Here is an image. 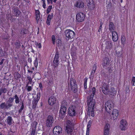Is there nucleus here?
<instances>
[{"instance_id": "nucleus-1", "label": "nucleus", "mask_w": 135, "mask_h": 135, "mask_svg": "<svg viewBox=\"0 0 135 135\" xmlns=\"http://www.w3.org/2000/svg\"><path fill=\"white\" fill-rule=\"evenodd\" d=\"M88 105V112L90 113L91 115L94 117V109L95 104V101H93L92 98L91 100H87Z\"/></svg>"}, {"instance_id": "nucleus-2", "label": "nucleus", "mask_w": 135, "mask_h": 135, "mask_svg": "<svg viewBox=\"0 0 135 135\" xmlns=\"http://www.w3.org/2000/svg\"><path fill=\"white\" fill-rule=\"evenodd\" d=\"M65 38L67 40L73 38L75 36V33L73 31L70 30H66L65 32Z\"/></svg>"}, {"instance_id": "nucleus-3", "label": "nucleus", "mask_w": 135, "mask_h": 135, "mask_svg": "<svg viewBox=\"0 0 135 135\" xmlns=\"http://www.w3.org/2000/svg\"><path fill=\"white\" fill-rule=\"evenodd\" d=\"M73 126L71 122L68 120L66 122L65 131L68 134H71L73 132Z\"/></svg>"}, {"instance_id": "nucleus-4", "label": "nucleus", "mask_w": 135, "mask_h": 135, "mask_svg": "<svg viewBox=\"0 0 135 135\" xmlns=\"http://www.w3.org/2000/svg\"><path fill=\"white\" fill-rule=\"evenodd\" d=\"M114 106L113 103L111 101H108L105 104V108L106 111L108 113L110 112V110L112 109Z\"/></svg>"}, {"instance_id": "nucleus-5", "label": "nucleus", "mask_w": 135, "mask_h": 135, "mask_svg": "<svg viewBox=\"0 0 135 135\" xmlns=\"http://www.w3.org/2000/svg\"><path fill=\"white\" fill-rule=\"evenodd\" d=\"M68 113L69 115L71 116H74L76 115L77 113L75 107L73 106H70L68 109Z\"/></svg>"}, {"instance_id": "nucleus-6", "label": "nucleus", "mask_w": 135, "mask_h": 135, "mask_svg": "<svg viewBox=\"0 0 135 135\" xmlns=\"http://www.w3.org/2000/svg\"><path fill=\"white\" fill-rule=\"evenodd\" d=\"M85 18V15L81 12L78 13L76 16V20L78 22L83 21Z\"/></svg>"}, {"instance_id": "nucleus-7", "label": "nucleus", "mask_w": 135, "mask_h": 135, "mask_svg": "<svg viewBox=\"0 0 135 135\" xmlns=\"http://www.w3.org/2000/svg\"><path fill=\"white\" fill-rule=\"evenodd\" d=\"M54 122V118L51 115H49L47 118L46 122V124L48 127L52 126V124Z\"/></svg>"}, {"instance_id": "nucleus-8", "label": "nucleus", "mask_w": 135, "mask_h": 135, "mask_svg": "<svg viewBox=\"0 0 135 135\" xmlns=\"http://www.w3.org/2000/svg\"><path fill=\"white\" fill-rule=\"evenodd\" d=\"M62 129L59 126H55L53 128V132L54 135H59L62 133Z\"/></svg>"}, {"instance_id": "nucleus-9", "label": "nucleus", "mask_w": 135, "mask_h": 135, "mask_svg": "<svg viewBox=\"0 0 135 135\" xmlns=\"http://www.w3.org/2000/svg\"><path fill=\"white\" fill-rule=\"evenodd\" d=\"M70 85L71 89L75 91L77 89V85L75 80L73 78L70 79Z\"/></svg>"}, {"instance_id": "nucleus-10", "label": "nucleus", "mask_w": 135, "mask_h": 135, "mask_svg": "<svg viewBox=\"0 0 135 135\" xmlns=\"http://www.w3.org/2000/svg\"><path fill=\"white\" fill-rule=\"evenodd\" d=\"M127 123L126 120H122L120 121V128L122 130H125L127 128Z\"/></svg>"}, {"instance_id": "nucleus-11", "label": "nucleus", "mask_w": 135, "mask_h": 135, "mask_svg": "<svg viewBox=\"0 0 135 135\" xmlns=\"http://www.w3.org/2000/svg\"><path fill=\"white\" fill-rule=\"evenodd\" d=\"M118 111L117 110L114 109L111 114V119L113 120L116 119L118 115Z\"/></svg>"}, {"instance_id": "nucleus-12", "label": "nucleus", "mask_w": 135, "mask_h": 135, "mask_svg": "<svg viewBox=\"0 0 135 135\" xmlns=\"http://www.w3.org/2000/svg\"><path fill=\"white\" fill-rule=\"evenodd\" d=\"M66 107L64 105H62L60 111V116L62 117L65 116L66 114Z\"/></svg>"}, {"instance_id": "nucleus-13", "label": "nucleus", "mask_w": 135, "mask_h": 135, "mask_svg": "<svg viewBox=\"0 0 135 135\" xmlns=\"http://www.w3.org/2000/svg\"><path fill=\"white\" fill-rule=\"evenodd\" d=\"M59 55L58 53H56L53 61V65L55 67H56L59 65V62L58 60Z\"/></svg>"}, {"instance_id": "nucleus-14", "label": "nucleus", "mask_w": 135, "mask_h": 135, "mask_svg": "<svg viewBox=\"0 0 135 135\" xmlns=\"http://www.w3.org/2000/svg\"><path fill=\"white\" fill-rule=\"evenodd\" d=\"M102 90L103 92L105 94H108L109 93L108 86L106 84H103Z\"/></svg>"}, {"instance_id": "nucleus-15", "label": "nucleus", "mask_w": 135, "mask_h": 135, "mask_svg": "<svg viewBox=\"0 0 135 135\" xmlns=\"http://www.w3.org/2000/svg\"><path fill=\"white\" fill-rule=\"evenodd\" d=\"M56 99L54 97H50L48 100V103L49 105H53L56 103Z\"/></svg>"}, {"instance_id": "nucleus-16", "label": "nucleus", "mask_w": 135, "mask_h": 135, "mask_svg": "<svg viewBox=\"0 0 135 135\" xmlns=\"http://www.w3.org/2000/svg\"><path fill=\"white\" fill-rule=\"evenodd\" d=\"M74 6L78 8H82L84 7V4L81 1L79 0L76 2Z\"/></svg>"}, {"instance_id": "nucleus-17", "label": "nucleus", "mask_w": 135, "mask_h": 135, "mask_svg": "<svg viewBox=\"0 0 135 135\" xmlns=\"http://www.w3.org/2000/svg\"><path fill=\"white\" fill-rule=\"evenodd\" d=\"M112 38L114 41H116L118 39V36L117 33L115 31L112 32Z\"/></svg>"}, {"instance_id": "nucleus-18", "label": "nucleus", "mask_w": 135, "mask_h": 135, "mask_svg": "<svg viewBox=\"0 0 135 135\" xmlns=\"http://www.w3.org/2000/svg\"><path fill=\"white\" fill-rule=\"evenodd\" d=\"M53 15L52 13L51 14L48 15L46 23L48 25H50V22L51 19L53 18Z\"/></svg>"}, {"instance_id": "nucleus-19", "label": "nucleus", "mask_w": 135, "mask_h": 135, "mask_svg": "<svg viewBox=\"0 0 135 135\" xmlns=\"http://www.w3.org/2000/svg\"><path fill=\"white\" fill-rule=\"evenodd\" d=\"M112 45L110 41H107L105 44V47L106 49L109 50L112 48Z\"/></svg>"}, {"instance_id": "nucleus-20", "label": "nucleus", "mask_w": 135, "mask_h": 135, "mask_svg": "<svg viewBox=\"0 0 135 135\" xmlns=\"http://www.w3.org/2000/svg\"><path fill=\"white\" fill-rule=\"evenodd\" d=\"M92 123V122L91 120H89L88 123L87 125V128L86 131V135H89V128L90 127Z\"/></svg>"}, {"instance_id": "nucleus-21", "label": "nucleus", "mask_w": 135, "mask_h": 135, "mask_svg": "<svg viewBox=\"0 0 135 135\" xmlns=\"http://www.w3.org/2000/svg\"><path fill=\"white\" fill-rule=\"evenodd\" d=\"M109 63V60L107 58L104 59L103 63V65L104 67L108 65Z\"/></svg>"}, {"instance_id": "nucleus-22", "label": "nucleus", "mask_w": 135, "mask_h": 135, "mask_svg": "<svg viewBox=\"0 0 135 135\" xmlns=\"http://www.w3.org/2000/svg\"><path fill=\"white\" fill-rule=\"evenodd\" d=\"M34 77V75H33L32 76H31V75L30 76L28 75L27 76V79L29 81L28 82V84H32V83H33L32 81V79Z\"/></svg>"}, {"instance_id": "nucleus-23", "label": "nucleus", "mask_w": 135, "mask_h": 135, "mask_svg": "<svg viewBox=\"0 0 135 135\" xmlns=\"http://www.w3.org/2000/svg\"><path fill=\"white\" fill-rule=\"evenodd\" d=\"M6 122L9 125H11L13 122V121L11 117L8 116L6 120Z\"/></svg>"}, {"instance_id": "nucleus-24", "label": "nucleus", "mask_w": 135, "mask_h": 135, "mask_svg": "<svg viewBox=\"0 0 135 135\" xmlns=\"http://www.w3.org/2000/svg\"><path fill=\"white\" fill-rule=\"evenodd\" d=\"M92 93L93 94V95H91L90 96V97H89L88 98V100H91V99L92 98L93 100V101H94V100H93V98L94 96V95L95 94V91H96V89L95 87H93L92 89Z\"/></svg>"}, {"instance_id": "nucleus-25", "label": "nucleus", "mask_w": 135, "mask_h": 135, "mask_svg": "<svg viewBox=\"0 0 135 135\" xmlns=\"http://www.w3.org/2000/svg\"><path fill=\"white\" fill-rule=\"evenodd\" d=\"M117 90V89H115L113 88H111L110 91H109V93L110 94L114 95L116 94Z\"/></svg>"}, {"instance_id": "nucleus-26", "label": "nucleus", "mask_w": 135, "mask_h": 135, "mask_svg": "<svg viewBox=\"0 0 135 135\" xmlns=\"http://www.w3.org/2000/svg\"><path fill=\"white\" fill-rule=\"evenodd\" d=\"M87 6L88 9L90 10H92L94 9L95 7V4L94 3L91 4H87Z\"/></svg>"}, {"instance_id": "nucleus-27", "label": "nucleus", "mask_w": 135, "mask_h": 135, "mask_svg": "<svg viewBox=\"0 0 135 135\" xmlns=\"http://www.w3.org/2000/svg\"><path fill=\"white\" fill-rule=\"evenodd\" d=\"M115 28L114 24L113 22H110L109 23V29L111 31L114 30Z\"/></svg>"}, {"instance_id": "nucleus-28", "label": "nucleus", "mask_w": 135, "mask_h": 135, "mask_svg": "<svg viewBox=\"0 0 135 135\" xmlns=\"http://www.w3.org/2000/svg\"><path fill=\"white\" fill-rule=\"evenodd\" d=\"M38 100H37L34 99L32 102V107L33 108H35L37 105V103Z\"/></svg>"}, {"instance_id": "nucleus-29", "label": "nucleus", "mask_w": 135, "mask_h": 135, "mask_svg": "<svg viewBox=\"0 0 135 135\" xmlns=\"http://www.w3.org/2000/svg\"><path fill=\"white\" fill-rule=\"evenodd\" d=\"M121 41L122 44L124 45L126 44V38L124 36H122L121 37Z\"/></svg>"}, {"instance_id": "nucleus-30", "label": "nucleus", "mask_w": 135, "mask_h": 135, "mask_svg": "<svg viewBox=\"0 0 135 135\" xmlns=\"http://www.w3.org/2000/svg\"><path fill=\"white\" fill-rule=\"evenodd\" d=\"M12 105V104H11L9 101H7L6 104V108L8 109L11 107Z\"/></svg>"}, {"instance_id": "nucleus-31", "label": "nucleus", "mask_w": 135, "mask_h": 135, "mask_svg": "<svg viewBox=\"0 0 135 135\" xmlns=\"http://www.w3.org/2000/svg\"><path fill=\"white\" fill-rule=\"evenodd\" d=\"M15 102L16 104L20 102V100L19 97L16 94L15 96Z\"/></svg>"}, {"instance_id": "nucleus-32", "label": "nucleus", "mask_w": 135, "mask_h": 135, "mask_svg": "<svg viewBox=\"0 0 135 135\" xmlns=\"http://www.w3.org/2000/svg\"><path fill=\"white\" fill-rule=\"evenodd\" d=\"M110 126L109 124L107 123L106 124L104 128V130L109 131Z\"/></svg>"}, {"instance_id": "nucleus-33", "label": "nucleus", "mask_w": 135, "mask_h": 135, "mask_svg": "<svg viewBox=\"0 0 135 135\" xmlns=\"http://www.w3.org/2000/svg\"><path fill=\"white\" fill-rule=\"evenodd\" d=\"M34 64L35 67L37 68L38 66V60L37 58H35L34 62Z\"/></svg>"}, {"instance_id": "nucleus-34", "label": "nucleus", "mask_w": 135, "mask_h": 135, "mask_svg": "<svg viewBox=\"0 0 135 135\" xmlns=\"http://www.w3.org/2000/svg\"><path fill=\"white\" fill-rule=\"evenodd\" d=\"M52 8V6H50L48 7L46 13L47 14L49 13L50 12Z\"/></svg>"}, {"instance_id": "nucleus-35", "label": "nucleus", "mask_w": 135, "mask_h": 135, "mask_svg": "<svg viewBox=\"0 0 135 135\" xmlns=\"http://www.w3.org/2000/svg\"><path fill=\"white\" fill-rule=\"evenodd\" d=\"M37 98H35V99L37 100H39L41 97V94L39 92L37 94Z\"/></svg>"}, {"instance_id": "nucleus-36", "label": "nucleus", "mask_w": 135, "mask_h": 135, "mask_svg": "<svg viewBox=\"0 0 135 135\" xmlns=\"http://www.w3.org/2000/svg\"><path fill=\"white\" fill-rule=\"evenodd\" d=\"M5 55V52L2 49H0V56H3Z\"/></svg>"}, {"instance_id": "nucleus-37", "label": "nucleus", "mask_w": 135, "mask_h": 135, "mask_svg": "<svg viewBox=\"0 0 135 135\" xmlns=\"http://www.w3.org/2000/svg\"><path fill=\"white\" fill-rule=\"evenodd\" d=\"M109 131L104 129V135H109Z\"/></svg>"}, {"instance_id": "nucleus-38", "label": "nucleus", "mask_w": 135, "mask_h": 135, "mask_svg": "<svg viewBox=\"0 0 135 135\" xmlns=\"http://www.w3.org/2000/svg\"><path fill=\"white\" fill-rule=\"evenodd\" d=\"M97 65V64L95 63L93 65V72H94V73L95 72V71L96 69Z\"/></svg>"}, {"instance_id": "nucleus-39", "label": "nucleus", "mask_w": 135, "mask_h": 135, "mask_svg": "<svg viewBox=\"0 0 135 135\" xmlns=\"http://www.w3.org/2000/svg\"><path fill=\"white\" fill-rule=\"evenodd\" d=\"M0 107L2 109L6 108V104L4 103H2L0 105Z\"/></svg>"}, {"instance_id": "nucleus-40", "label": "nucleus", "mask_w": 135, "mask_h": 135, "mask_svg": "<svg viewBox=\"0 0 135 135\" xmlns=\"http://www.w3.org/2000/svg\"><path fill=\"white\" fill-rule=\"evenodd\" d=\"M87 79H85L84 80V86L85 88H87Z\"/></svg>"}, {"instance_id": "nucleus-41", "label": "nucleus", "mask_w": 135, "mask_h": 135, "mask_svg": "<svg viewBox=\"0 0 135 135\" xmlns=\"http://www.w3.org/2000/svg\"><path fill=\"white\" fill-rule=\"evenodd\" d=\"M52 39L53 44H55L56 38L55 37L54 35H53L52 36Z\"/></svg>"}, {"instance_id": "nucleus-42", "label": "nucleus", "mask_w": 135, "mask_h": 135, "mask_svg": "<svg viewBox=\"0 0 135 135\" xmlns=\"http://www.w3.org/2000/svg\"><path fill=\"white\" fill-rule=\"evenodd\" d=\"M135 82V77H133L132 78L131 83L133 86H134V83Z\"/></svg>"}, {"instance_id": "nucleus-43", "label": "nucleus", "mask_w": 135, "mask_h": 135, "mask_svg": "<svg viewBox=\"0 0 135 135\" xmlns=\"http://www.w3.org/2000/svg\"><path fill=\"white\" fill-rule=\"evenodd\" d=\"M56 0H47V1L48 3H52L53 2H54L55 3H56Z\"/></svg>"}, {"instance_id": "nucleus-44", "label": "nucleus", "mask_w": 135, "mask_h": 135, "mask_svg": "<svg viewBox=\"0 0 135 135\" xmlns=\"http://www.w3.org/2000/svg\"><path fill=\"white\" fill-rule=\"evenodd\" d=\"M87 4H91L94 3L93 0H87Z\"/></svg>"}, {"instance_id": "nucleus-45", "label": "nucleus", "mask_w": 135, "mask_h": 135, "mask_svg": "<svg viewBox=\"0 0 135 135\" xmlns=\"http://www.w3.org/2000/svg\"><path fill=\"white\" fill-rule=\"evenodd\" d=\"M32 89V88L31 86H28L27 88V90L28 91H30Z\"/></svg>"}, {"instance_id": "nucleus-46", "label": "nucleus", "mask_w": 135, "mask_h": 135, "mask_svg": "<svg viewBox=\"0 0 135 135\" xmlns=\"http://www.w3.org/2000/svg\"><path fill=\"white\" fill-rule=\"evenodd\" d=\"M23 108H24V105H23V104L22 103V106L21 107L20 109L19 110V112H21L22 111V110L23 109Z\"/></svg>"}, {"instance_id": "nucleus-47", "label": "nucleus", "mask_w": 135, "mask_h": 135, "mask_svg": "<svg viewBox=\"0 0 135 135\" xmlns=\"http://www.w3.org/2000/svg\"><path fill=\"white\" fill-rule=\"evenodd\" d=\"M6 90L5 88H2L1 89V91L2 92V93H5L6 92Z\"/></svg>"}, {"instance_id": "nucleus-48", "label": "nucleus", "mask_w": 135, "mask_h": 135, "mask_svg": "<svg viewBox=\"0 0 135 135\" xmlns=\"http://www.w3.org/2000/svg\"><path fill=\"white\" fill-rule=\"evenodd\" d=\"M102 24H100V26H99V29L98 30V32H99L100 33L101 31L102 30Z\"/></svg>"}, {"instance_id": "nucleus-49", "label": "nucleus", "mask_w": 135, "mask_h": 135, "mask_svg": "<svg viewBox=\"0 0 135 135\" xmlns=\"http://www.w3.org/2000/svg\"><path fill=\"white\" fill-rule=\"evenodd\" d=\"M35 130L34 129H33L31 131V135H35Z\"/></svg>"}, {"instance_id": "nucleus-50", "label": "nucleus", "mask_w": 135, "mask_h": 135, "mask_svg": "<svg viewBox=\"0 0 135 135\" xmlns=\"http://www.w3.org/2000/svg\"><path fill=\"white\" fill-rule=\"evenodd\" d=\"M40 18V15H36V19L37 20H38Z\"/></svg>"}, {"instance_id": "nucleus-51", "label": "nucleus", "mask_w": 135, "mask_h": 135, "mask_svg": "<svg viewBox=\"0 0 135 135\" xmlns=\"http://www.w3.org/2000/svg\"><path fill=\"white\" fill-rule=\"evenodd\" d=\"M14 99L13 98H9V100L8 101H9V102H10L12 103Z\"/></svg>"}, {"instance_id": "nucleus-52", "label": "nucleus", "mask_w": 135, "mask_h": 135, "mask_svg": "<svg viewBox=\"0 0 135 135\" xmlns=\"http://www.w3.org/2000/svg\"><path fill=\"white\" fill-rule=\"evenodd\" d=\"M36 15H40V12L38 10H36L35 12Z\"/></svg>"}, {"instance_id": "nucleus-53", "label": "nucleus", "mask_w": 135, "mask_h": 135, "mask_svg": "<svg viewBox=\"0 0 135 135\" xmlns=\"http://www.w3.org/2000/svg\"><path fill=\"white\" fill-rule=\"evenodd\" d=\"M4 60V59H3L2 60L1 62H0V65H2L3 64Z\"/></svg>"}, {"instance_id": "nucleus-54", "label": "nucleus", "mask_w": 135, "mask_h": 135, "mask_svg": "<svg viewBox=\"0 0 135 135\" xmlns=\"http://www.w3.org/2000/svg\"><path fill=\"white\" fill-rule=\"evenodd\" d=\"M39 87L40 89H42V85L41 84H39Z\"/></svg>"}, {"instance_id": "nucleus-55", "label": "nucleus", "mask_w": 135, "mask_h": 135, "mask_svg": "<svg viewBox=\"0 0 135 135\" xmlns=\"http://www.w3.org/2000/svg\"><path fill=\"white\" fill-rule=\"evenodd\" d=\"M43 3V7L44 8H46V6L45 2Z\"/></svg>"}, {"instance_id": "nucleus-56", "label": "nucleus", "mask_w": 135, "mask_h": 135, "mask_svg": "<svg viewBox=\"0 0 135 135\" xmlns=\"http://www.w3.org/2000/svg\"><path fill=\"white\" fill-rule=\"evenodd\" d=\"M57 41L58 42L57 43L58 44H59V43H60L61 42V41L60 40H56V42H57Z\"/></svg>"}, {"instance_id": "nucleus-57", "label": "nucleus", "mask_w": 135, "mask_h": 135, "mask_svg": "<svg viewBox=\"0 0 135 135\" xmlns=\"http://www.w3.org/2000/svg\"><path fill=\"white\" fill-rule=\"evenodd\" d=\"M33 124L35 125V126H36L37 124V123L35 121L34 122Z\"/></svg>"}, {"instance_id": "nucleus-58", "label": "nucleus", "mask_w": 135, "mask_h": 135, "mask_svg": "<svg viewBox=\"0 0 135 135\" xmlns=\"http://www.w3.org/2000/svg\"><path fill=\"white\" fill-rule=\"evenodd\" d=\"M17 13L18 14V15L20 13V11L18 10H17Z\"/></svg>"}, {"instance_id": "nucleus-59", "label": "nucleus", "mask_w": 135, "mask_h": 135, "mask_svg": "<svg viewBox=\"0 0 135 135\" xmlns=\"http://www.w3.org/2000/svg\"><path fill=\"white\" fill-rule=\"evenodd\" d=\"M41 45L40 44H39V48H41Z\"/></svg>"}, {"instance_id": "nucleus-60", "label": "nucleus", "mask_w": 135, "mask_h": 135, "mask_svg": "<svg viewBox=\"0 0 135 135\" xmlns=\"http://www.w3.org/2000/svg\"><path fill=\"white\" fill-rule=\"evenodd\" d=\"M28 72L29 73H32V71H30V70H28Z\"/></svg>"}, {"instance_id": "nucleus-61", "label": "nucleus", "mask_w": 135, "mask_h": 135, "mask_svg": "<svg viewBox=\"0 0 135 135\" xmlns=\"http://www.w3.org/2000/svg\"><path fill=\"white\" fill-rule=\"evenodd\" d=\"M42 1H43V3L45 2V0H42Z\"/></svg>"}, {"instance_id": "nucleus-62", "label": "nucleus", "mask_w": 135, "mask_h": 135, "mask_svg": "<svg viewBox=\"0 0 135 135\" xmlns=\"http://www.w3.org/2000/svg\"><path fill=\"white\" fill-rule=\"evenodd\" d=\"M0 135H3L1 132H0Z\"/></svg>"}, {"instance_id": "nucleus-63", "label": "nucleus", "mask_w": 135, "mask_h": 135, "mask_svg": "<svg viewBox=\"0 0 135 135\" xmlns=\"http://www.w3.org/2000/svg\"><path fill=\"white\" fill-rule=\"evenodd\" d=\"M122 2V0H121V2Z\"/></svg>"}, {"instance_id": "nucleus-64", "label": "nucleus", "mask_w": 135, "mask_h": 135, "mask_svg": "<svg viewBox=\"0 0 135 135\" xmlns=\"http://www.w3.org/2000/svg\"><path fill=\"white\" fill-rule=\"evenodd\" d=\"M113 1H114L115 0H112Z\"/></svg>"}]
</instances>
